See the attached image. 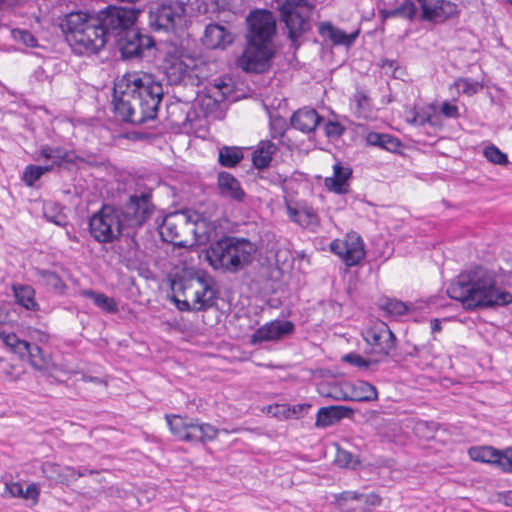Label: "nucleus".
Segmentation results:
<instances>
[{
    "label": "nucleus",
    "instance_id": "1",
    "mask_svg": "<svg viewBox=\"0 0 512 512\" xmlns=\"http://www.w3.org/2000/svg\"><path fill=\"white\" fill-rule=\"evenodd\" d=\"M140 10L108 5L97 12L76 11L66 14L60 28L67 42L80 54L97 53L113 42L123 59L142 58L154 47L152 37L135 28Z\"/></svg>",
    "mask_w": 512,
    "mask_h": 512
},
{
    "label": "nucleus",
    "instance_id": "2",
    "mask_svg": "<svg viewBox=\"0 0 512 512\" xmlns=\"http://www.w3.org/2000/svg\"><path fill=\"white\" fill-rule=\"evenodd\" d=\"M151 198L152 194H130L123 204H104L89 219L91 237L101 244L118 241L120 251L135 255L140 248L138 231L155 210Z\"/></svg>",
    "mask_w": 512,
    "mask_h": 512
},
{
    "label": "nucleus",
    "instance_id": "3",
    "mask_svg": "<svg viewBox=\"0 0 512 512\" xmlns=\"http://www.w3.org/2000/svg\"><path fill=\"white\" fill-rule=\"evenodd\" d=\"M163 86L147 73H128L113 88L114 114L122 122L141 125L157 117Z\"/></svg>",
    "mask_w": 512,
    "mask_h": 512
},
{
    "label": "nucleus",
    "instance_id": "4",
    "mask_svg": "<svg viewBox=\"0 0 512 512\" xmlns=\"http://www.w3.org/2000/svg\"><path fill=\"white\" fill-rule=\"evenodd\" d=\"M496 271L477 265L462 271L447 287V295L466 311L506 306L512 294L498 286Z\"/></svg>",
    "mask_w": 512,
    "mask_h": 512
},
{
    "label": "nucleus",
    "instance_id": "5",
    "mask_svg": "<svg viewBox=\"0 0 512 512\" xmlns=\"http://www.w3.org/2000/svg\"><path fill=\"white\" fill-rule=\"evenodd\" d=\"M246 20V46L237 64L247 73L261 74L271 67L275 55L273 38L276 34V17L272 11L255 10L249 13Z\"/></svg>",
    "mask_w": 512,
    "mask_h": 512
},
{
    "label": "nucleus",
    "instance_id": "6",
    "mask_svg": "<svg viewBox=\"0 0 512 512\" xmlns=\"http://www.w3.org/2000/svg\"><path fill=\"white\" fill-rule=\"evenodd\" d=\"M255 246L247 239L224 236L210 244L205 259L215 270L236 273L251 264Z\"/></svg>",
    "mask_w": 512,
    "mask_h": 512
},
{
    "label": "nucleus",
    "instance_id": "7",
    "mask_svg": "<svg viewBox=\"0 0 512 512\" xmlns=\"http://www.w3.org/2000/svg\"><path fill=\"white\" fill-rule=\"evenodd\" d=\"M271 7L284 24L291 46L297 50L301 46V39L312 29L315 5L308 0H273Z\"/></svg>",
    "mask_w": 512,
    "mask_h": 512
},
{
    "label": "nucleus",
    "instance_id": "8",
    "mask_svg": "<svg viewBox=\"0 0 512 512\" xmlns=\"http://www.w3.org/2000/svg\"><path fill=\"white\" fill-rule=\"evenodd\" d=\"M185 13L186 5L184 2L163 0L151 6L149 24L155 31H169L182 22Z\"/></svg>",
    "mask_w": 512,
    "mask_h": 512
},
{
    "label": "nucleus",
    "instance_id": "9",
    "mask_svg": "<svg viewBox=\"0 0 512 512\" xmlns=\"http://www.w3.org/2000/svg\"><path fill=\"white\" fill-rule=\"evenodd\" d=\"M40 156L46 160H51L47 165H28L23 172V180L28 186H32L46 172L51 171L55 166H61L63 163H73V155L61 148L43 145L40 148Z\"/></svg>",
    "mask_w": 512,
    "mask_h": 512
},
{
    "label": "nucleus",
    "instance_id": "10",
    "mask_svg": "<svg viewBox=\"0 0 512 512\" xmlns=\"http://www.w3.org/2000/svg\"><path fill=\"white\" fill-rule=\"evenodd\" d=\"M276 151V145L272 141H261L257 147V149L253 152L252 162L253 165L258 168L259 171V180L261 182L269 181L273 184L284 183V189H292V186L289 184L292 183V180H282L281 176L270 170H265L272 160V156Z\"/></svg>",
    "mask_w": 512,
    "mask_h": 512
},
{
    "label": "nucleus",
    "instance_id": "11",
    "mask_svg": "<svg viewBox=\"0 0 512 512\" xmlns=\"http://www.w3.org/2000/svg\"><path fill=\"white\" fill-rule=\"evenodd\" d=\"M330 250L347 266L357 265L365 257L364 244L359 236H352L347 240L335 239L330 244Z\"/></svg>",
    "mask_w": 512,
    "mask_h": 512
},
{
    "label": "nucleus",
    "instance_id": "12",
    "mask_svg": "<svg viewBox=\"0 0 512 512\" xmlns=\"http://www.w3.org/2000/svg\"><path fill=\"white\" fill-rule=\"evenodd\" d=\"M364 338L367 344L371 346V353L379 355V359L390 354L396 341L395 335L385 324L380 328L375 327L366 330Z\"/></svg>",
    "mask_w": 512,
    "mask_h": 512
},
{
    "label": "nucleus",
    "instance_id": "13",
    "mask_svg": "<svg viewBox=\"0 0 512 512\" xmlns=\"http://www.w3.org/2000/svg\"><path fill=\"white\" fill-rule=\"evenodd\" d=\"M295 325L289 320H274L259 327L251 336V343L279 340L293 334Z\"/></svg>",
    "mask_w": 512,
    "mask_h": 512
},
{
    "label": "nucleus",
    "instance_id": "14",
    "mask_svg": "<svg viewBox=\"0 0 512 512\" xmlns=\"http://www.w3.org/2000/svg\"><path fill=\"white\" fill-rule=\"evenodd\" d=\"M201 41L207 49L224 50L234 42V34L231 29L225 25L209 23L205 27Z\"/></svg>",
    "mask_w": 512,
    "mask_h": 512
},
{
    "label": "nucleus",
    "instance_id": "15",
    "mask_svg": "<svg viewBox=\"0 0 512 512\" xmlns=\"http://www.w3.org/2000/svg\"><path fill=\"white\" fill-rule=\"evenodd\" d=\"M285 204L289 218L301 227L306 228L318 224L319 219L316 211L307 203L294 201L292 198L285 196Z\"/></svg>",
    "mask_w": 512,
    "mask_h": 512
},
{
    "label": "nucleus",
    "instance_id": "16",
    "mask_svg": "<svg viewBox=\"0 0 512 512\" xmlns=\"http://www.w3.org/2000/svg\"><path fill=\"white\" fill-rule=\"evenodd\" d=\"M458 14L457 5L447 0H431L423 5L422 19L431 22H443Z\"/></svg>",
    "mask_w": 512,
    "mask_h": 512
},
{
    "label": "nucleus",
    "instance_id": "17",
    "mask_svg": "<svg viewBox=\"0 0 512 512\" xmlns=\"http://www.w3.org/2000/svg\"><path fill=\"white\" fill-rule=\"evenodd\" d=\"M348 392H343L341 396H335L337 400L371 402L378 398V392L374 385L365 381H356L347 385Z\"/></svg>",
    "mask_w": 512,
    "mask_h": 512
},
{
    "label": "nucleus",
    "instance_id": "18",
    "mask_svg": "<svg viewBox=\"0 0 512 512\" xmlns=\"http://www.w3.org/2000/svg\"><path fill=\"white\" fill-rule=\"evenodd\" d=\"M354 410L347 406L332 405L321 407L316 415V427L326 428L329 427L343 418L351 417Z\"/></svg>",
    "mask_w": 512,
    "mask_h": 512
},
{
    "label": "nucleus",
    "instance_id": "19",
    "mask_svg": "<svg viewBox=\"0 0 512 512\" xmlns=\"http://www.w3.org/2000/svg\"><path fill=\"white\" fill-rule=\"evenodd\" d=\"M323 118L315 109L302 108L293 113L290 118L291 126L303 133H310L316 129Z\"/></svg>",
    "mask_w": 512,
    "mask_h": 512
},
{
    "label": "nucleus",
    "instance_id": "20",
    "mask_svg": "<svg viewBox=\"0 0 512 512\" xmlns=\"http://www.w3.org/2000/svg\"><path fill=\"white\" fill-rule=\"evenodd\" d=\"M182 216H185L186 223L193 224L192 232L199 244L209 241L211 234L215 231V226L211 222H207L203 214L183 211Z\"/></svg>",
    "mask_w": 512,
    "mask_h": 512
},
{
    "label": "nucleus",
    "instance_id": "21",
    "mask_svg": "<svg viewBox=\"0 0 512 512\" xmlns=\"http://www.w3.org/2000/svg\"><path fill=\"white\" fill-rule=\"evenodd\" d=\"M201 289L195 292L194 312L206 311L216 305L218 292L211 287L204 276L197 277Z\"/></svg>",
    "mask_w": 512,
    "mask_h": 512
},
{
    "label": "nucleus",
    "instance_id": "22",
    "mask_svg": "<svg viewBox=\"0 0 512 512\" xmlns=\"http://www.w3.org/2000/svg\"><path fill=\"white\" fill-rule=\"evenodd\" d=\"M217 435L218 429L211 424L191 421L184 442L205 444L216 439Z\"/></svg>",
    "mask_w": 512,
    "mask_h": 512
},
{
    "label": "nucleus",
    "instance_id": "23",
    "mask_svg": "<svg viewBox=\"0 0 512 512\" xmlns=\"http://www.w3.org/2000/svg\"><path fill=\"white\" fill-rule=\"evenodd\" d=\"M318 31L322 37L328 38L334 45L351 46L358 37L357 31L347 34L343 30L333 26L331 22L320 23Z\"/></svg>",
    "mask_w": 512,
    "mask_h": 512
},
{
    "label": "nucleus",
    "instance_id": "24",
    "mask_svg": "<svg viewBox=\"0 0 512 512\" xmlns=\"http://www.w3.org/2000/svg\"><path fill=\"white\" fill-rule=\"evenodd\" d=\"M127 188L134 192H153L161 187L162 182L158 174L130 175L127 179Z\"/></svg>",
    "mask_w": 512,
    "mask_h": 512
},
{
    "label": "nucleus",
    "instance_id": "25",
    "mask_svg": "<svg viewBox=\"0 0 512 512\" xmlns=\"http://www.w3.org/2000/svg\"><path fill=\"white\" fill-rule=\"evenodd\" d=\"M352 175V169L348 166H342L340 163L334 165L333 177L325 179V186L333 192H347L348 180Z\"/></svg>",
    "mask_w": 512,
    "mask_h": 512
},
{
    "label": "nucleus",
    "instance_id": "26",
    "mask_svg": "<svg viewBox=\"0 0 512 512\" xmlns=\"http://www.w3.org/2000/svg\"><path fill=\"white\" fill-rule=\"evenodd\" d=\"M163 68L171 84L182 82L188 75L189 66L180 58L171 57L164 61Z\"/></svg>",
    "mask_w": 512,
    "mask_h": 512
},
{
    "label": "nucleus",
    "instance_id": "27",
    "mask_svg": "<svg viewBox=\"0 0 512 512\" xmlns=\"http://www.w3.org/2000/svg\"><path fill=\"white\" fill-rule=\"evenodd\" d=\"M80 295L92 300V302L100 310L106 313L115 314L118 312V304L113 297H109L104 293L93 289H84L80 291Z\"/></svg>",
    "mask_w": 512,
    "mask_h": 512
},
{
    "label": "nucleus",
    "instance_id": "28",
    "mask_svg": "<svg viewBox=\"0 0 512 512\" xmlns=\"http://www.w3.org/2000/svg\"><path fill=\"white\" fill-rule=\"evenodd\" d=\"M16 302L27 310L38 311L39 304L35 301V290L30 285L14 284L12 286Z\"/></svg>",
    "mask_w": 512,
    "mask_h": 512
},
{
    "label": "nucleus",
    "instance_id": "29",
    "mask_svg": "<svg viewBox=\"0 0 512 512\" xmlns=\"http://www.w3.org/2000/svg\"><path fill=\"white\" fill-rule=\"evenodd\" d=\"M366 140L369 145L377 146L390 152H396L401 146V142L398 138L378 132H370Z\"/></svg>",
    "mask_w": 512,
    "mask_h": 512
},
{
    "label": "nucleus",
    "instance_id": "30",
    "mask_svg": "<svg viewBox=\"0 0 512 512\" xmlns=\"http://www.w3.org/2000/svg\"><path fill=\"white\" fill-rule=\"evenodd\" d=\"M43 216L58 226L65 227L68 224L64 207L54 201H45L43 204Z\"/></svg>",
    "mask_w": 512,
    "mask_h": 512
},
{
    "label": "nucleus",
    "instance_id": "31",
    "mask_svg": "<svg viewBox=\"0 0 512 512\" xmlns=\"http://www.w3.org/2000/svg\"><path fill=\"white\" fill-rule=\"evenodd\" d=\"M417 13V8L411 0H404L402 5L394 9H381L379 11L382 20L388 18L401 17L406 19H413Z\"/></svg>",
    "mask_w": 512,
    "mask_h": 512
},
{
    "label": "nucleus",
    "instance_id": "32",
    "mask_svg": "<svg viewBox=\"0 0 512 512\" xmlns=\"http://www.w3.org/2000/svg\"><path fill=\"white\" fill-rule=\"evenodd\" d=\"M165 419L167 422V425L169 426V429L171 433L180 441L185 440V434H187V431L189 429V424H191V421H188L186 418H183L180 415H165Z\"/></svg>",
    "mask_w": 512,
    "mask_h": 512
},
{
    "label": "nucleus",
    "instance_id": "33",
    "mask_svg": "<svg viewBox=\"0 0 512 512\" xmlns=\"http://www.w3.org/2000/svg\"><path fill=\"white\" fill-rule=\"evenodd\" d=\"M243 151L235 146H223L219 150L218 161L221 166L234 167L243 159Z\"/></svg>",
    "mask_w": 512,
    "mask_h": 512
},
{
    "label": "nucleus",
    "instance_id": "34",
    "mask_svg": "<svg viewBox=\"0 0 512 512\" xmlns=\"http://www.w3.org/2000/svg\"><path fill=\"white\" fill-rule=\"evenodd\" d=\"M2 342L22 360L28 351V341L20 339L15 333L0 332Z\"/></svg>",
    "mask_w": 512,
    "mask_h": 512
},
{
    "label": "nucleus",
    "instance_id": "35",
    "mask_svg": "<svg viewBox=\"0 0 512 512\" xmlns=\"http://www.w3.org/2000/svg\"><path fill=\"white\" fill-rule=\"evenodd\" d=\"M498 451L491 446H475L468 450V454L473 461L493 465Z\"/></svg>",
    "mask_w": 512,
    "mask_h": 512
},
{
    "label": "nucleus",
    "instance_id": "36",
    "mask_svg": "<svg viewBox=\"0 0 512 512\" xmlns=\"http://www.w3.org/2000/svg\"><path fill=\"white\" fill-rule=\"evenodd\" d=\"M180 217H182V212L180 214H169L163 220L161 225V234L170 242H174L180 236V232L177 227V221ZM183 218L185 219V216H183Z\"/></svg>",
    "mask_w": 512,
    "mask_h": 512
},
{
    "label": "nucleus",
    "instance_id": "37",
    "mask_svg": "<svg viewBox=\"0 0 512 512\" xmlns=\"http://www.w3.org/2000/svg\"><path fill=\"white\" fill-rule=\"evenodd\" d=\"M38 275L46 285L53 288L56 292L63 293L67 288L65 282L56 272L42 269L38 270Z\"/></svg>",
    "mask_w": 512,
    "mask_h": 512
},
{
    "label": "nucleus",
    "instance_id": "38",
    "mask_svg": "<svg viewBox=\"0 0 512 512\" xmlns=\"http://www.w3.org/2000/svg\"><path fill=\"white\" fill-rule=\"evenodd\" d=\"M218 186L221 192H243L239 181L228 172L219 173Z\"/></svg>",
    "mask_w": 512,
    "mask_h": 512
},
{
    "label": "nucleus",
    "instance_id": "39",
    "mask_svg": "<svg viewBox=\"0 0 512 512\" xmlns=\"http://www.w3.org/2000/svg\"><path fill=\"white\" fill-rule=\"evenodd\" d=\"M358 117L367 118L371 112V99L366 92L360 90L354 94Z\"/></svg>",
    "mask_w": 512,
    "mask_h": 512
},
{
    "label": "nucleus",
    "instance_id": "40",
    "mask_svg": "<svg viewBox=\"0 0 512 512\" xmlns=\"http://www.w3.org/2000/svg\"><path fill=\"white\" fill-rule=\"evenodd\" d=\"M484 157L491 163L497 165H507L509 163L508 156L502 152L494 144L486 146L483 150Z\"/></svg>",
    "mask_w": 512,
    "mask_h": 512
},
{
    "label": "nucleus",
    "instance_id": "41",
    "mask_svg": "<svg viewBox=\"0 0 512 512\" xmlns=\"http://www.w3.org/2000/svg\"><path fill=\"white\" fill-rule=\"evenodd\" d=\"M310 408L311 404L308 403H301L293 406L276 405L275 409H277V411L275 414L283 413L286 418H290L292 416L299 418L300 416L306 414Z\"/></svg>",
    "mask_w": 512,
    "mask_h": 512
},
{
    "label": "nucleus",
    "instance_id": "42",
    "mask_svg": "<svg viewBox=\"0 0 512 512\" xmlns=\"http://www.w3.org/2000/svg\"><path fill=\"white\" fill-rule=\"evenodd\" d=\"M27 350L28 351L24 354V359H28L32 367L41 369L45 363L43 349L36 344L31 345L28 342Z\"/></svg>",
    "mask_w": 512,
    "mask_h": 512
},
{
    "label": "nucleus",
    "instance_id": "43",
    "mask_svg": "<svg viewBox=\"0 0 512 512\" xmlns=\"http://www.w3.org/2000/svg\"><path fill=\"white\" fill-rule=\"evenodd\" d=\"M342 361L349 363L352 366L366 369L372 364H377L380 359H366L357 353H348L342 357Z\"/></svg>",
    "mask_w": 512,
    "mask_h": 512
},
{
    "label": "nucleus",
    "instance_id": "44",
    "mask_svg": "<svg viewBox=\"0 0 512 512\" xmlns=\"http://www.w3.org/2000/svg\"><path fill=\"white\" fill-rule=\"evenodd\" d=\"M381 309L386 311L388 314L396 315V316H402L404 315L408 307L407 305L399 300L396 299H385L384 303L380 305Z\"/></svg>",
    "mask_w": 512,
    "mask_h": 512
},
{
    "label": "nucleus",
    "instance_id": "45",
    "mask_svg": "<svg viewBox=\"0 0 512 512\" xmlns=\"http://www.w3.org/2000/svg\"><path fill=\"white\" fill-rule=\"evenodd\" d=\"M335 462L339 467L355 469L359 464V460L350 452L338 449Z\"/></svg>",
    "mask_w": 512,
    "mask_h": 512
},
{
    "label": "nucleus",
    "instance_id": "46",
    "mask_svg": "<svg viewBox=\"0 0 512 512\" xmlns=\"http://www.w3.org/2000/svg\"><path fill=\"white\" fill-rule=\"evenodd\" d=\"M493 465L503 472H512V448H507L504 451L499 450Z\"/></svg>",
    "mask_w": 512,
    "mask_h": 512
},
{
    "label": "nucleus",
    "instance_id": "47",
    "mask_svg": "<svg viewBox=\"0 0 512 512\" xmlns=\"http://www.w3.org/2000/svg\"><path fill=\"white\" fill-rule=\"evenodd\" d=\"M11 34L16 42H20L27 47L34 48L38 46L36 37L28 30L13 29Z\"/></svg>",
    "mask_w": 512,
    "mask_h": 512
},
{
    "label": "nucleus",
    "instance_id": "48",
    "mask_svg": "<svg viewBox=\"0 0 512 512\" xmlns=\"http://www.w3.org/2000/svg\"><path fill=\"white\" fill-rule=\"evenodd\" d=\"M457 85L461 88L462 93L469 96L476 94L483 88L481 83L469 78L459 79Z\"/></svg>",
    "mask_w": 512,
    "mask_h": 512
},
{
    "label": "nucleus",
    "instance_id": "49",
    "mask_svg": "<svg viewBox=\"0 0 512 512\" xmlns=\"http://www.w3.org/2000/svg\"><path fill=\"white\" fill-rule=\"evenodd\" d=\"M381 501V497L374 492L369 494L361 493L360 499H358V502L362 504L361 508L365 511L370 510L373 507L379 506L381 504Z\"/></svg>",
    "mask_w": 512,
    "mask_h": 512
},
{
    "label": "nucleus",
    "instance_id": "50",
    "mask_svg": "<svg viewBox=\"0 0 512 512\" xmlns=\"http://www.w3.org/2000/svg\"><path fill=\"white\" fill-rule=\"evenodd\" d=\"M73 155V161L75 159L79 160L80 162L87 163L90 166H101L105 164V158L96 155L93 153H83L82 155L75 156L73 152H70Z\"/></svg>",
    "mask_w": 512,
    "mask_h": 512
},
{
    "label": "nucleus",
    "instance_id": "51",
    "mask_svg": "<svg viewBox=\"0 0 512 512\" xmlns=\"http://www.w3.org/2000/svg\"><path fill=\"white\" fill-rule=\"evenodd\" d=\"M42 472L46 478L59 481L61 480L60 465L52 462H46L42 465Z\"/></svg>",
    "mask_w": 512,
    "mask_h": 512
},
{
    "label": "nucleus",
    "instance_id": "52",
    "mask_svg": "<svg viewBox=\"0 0 512 512\" xmlns=\"http://www.w3.org/2000/svg\"><path fill=\"white\" fill-rule=\"evenodd\" d=\"M344 131V127L339 122L328 121L325 124V133L330 138H338Z\"/></svg>",
    "mask_w": 512,
    "mask_h": 512
},
{
    "label": "nucleus",
    "instance_id": "53",
    "mask_svg": "<svg viewBox=\"0 0 512 512\" xmlns=\"http://www.w3.org/2000/svg\"><path fill=\"white\" fill-rule=\"evenodd\" d=\"M441 113L447 118H457L459 117V110L456 105H453L447 101H445L440 109Z\"/></svg>",
    "mask_w": 512,
    "mask_h": 512
},
{
    "label": "nucleus",
    "instance_id": "54",
    "mask_svg": "<svg viewBox=\"0 0 512 512\" xmlns=\"http://www.w3.org/2000/svg\"><path fill=\"white\" fill-rule=\"evenodd\" d=\"M40 494V490L38 486L35 483H31L26 487V490L24 491V495H22L25 499H31L36 503L38 501V497Z\"/></svg>",
    "mask_w": 512,
    "mask_h": 512
},
{
    "label": "nucleus",
    "instance_id": "55",
    "mask_svg": "<svg viewBox=\"0 0 512 512\" xmlns=\"http://www.w3.org/2000/svg\"><path fill=\"white\" fill-rule=\"evenodd\" d=\"M214 88L216 89V91L214 92V95L216 96L217 94H220L221 95L220 100H223L225 98L226 94L230 93V91H231L229 85L223 81H220L219 83L216 82L214 84ZM215 100H218V99L215 97Z\"/></svg>",
    "mask_w": 512,
    "mask_h": 512
},
{
    "label": "nucleus",
    "instance_id": "56",
    "mask_svg": "<svg viewBox=\"0 0 512 512\" xmlns=\"http://www.w3.org/2000/svg\"><path fill=\"white\" fill-rule=\"evenodd\" d=\"M360 494L356 491H344L338 496V501H357L360 499Z\"/></svg>",
    "mask_w": 512,
    "mask_h": 512
},
{
    "label": "nucleus",
    "instance_id": "57",
    "mask_svg": "<svg viewBox=\"0 0 512 512\" xmlns=\"http://www.w3.org/2000/svg\"><path fill=\"white\" fill-rule=\"evenodd\" d=\"M6 486H7L9 493L13 497H22V495H24V490H23V487L21 484H19L17 482H13L11 484H7Z\"/></svg>",
    "mask_w": 512,
    "mask_h": 512
},
{
    "label": "nucleus",
    "instance_id": "58",
    "mask_svg": "<svg viewBox=\"0 0 512 512\" xmlns=\"http://www.w3.org/2000/svg\"><path fill=\"white\" fill-rule=\"evenodd\" d=\"M124 137L128 140L132 141H140L148 138V134L145 132H139V131H130L126 132L124 134Z\"/></svg>",
    "mask_w": 512,
    "mask_h": 512
},
{
    "label": "nucleus",
    "instance_id": "59",
    "mask_svg": "<svg viewBox=\"0 0 512 512\" xmlns=\"http://www.w3.org/2000/svg\"><path fill=\"white\" fill-rule=\"evenodd\" d=\"M175 303H176V307L180 311H187V312L193 311L194 312V308H193L194 304H193V302L189 303L187 300L175 299Z\"/></svg>",
    "mask_w": 512,
    "mask_h": 512
},
{
    "label": "nucleus",
    "instance_id": "60",
    "mask_svg": "<svg viewBox=\"0 0 512 512\" xmlns=\"http://www.w3.org/2000/svg\"><path fill=\"white\" fill-rule=\"evenodd\" d=\"M381 67L383 69H390L395 72V70L398 68V63L396 60L383 59L381 61Z\"/></svg>",
    "mask_w": 512,
    "mask_h": 512
},
{
    "label": "nucleus",
    "instance_id": "61",
    "mask_svg": "<svg viewBox=\"0 0 512 512\" xmlns=\"http://www.w3.org/2000/svg\"><path fill=\"white\" fill-rule=\"evenodd\" d=\"M431 330L433 333L441 330V325L438 319L431 320Z\"/></svg>",
    "mask_w": 512,
    "mask_h": 512
},
{
    "label": "nucleus",
    "instance_id": "62",
    "mask_svg": "<svg viewBox=\"0 0 512 512\" xmlns=\"http://www.w3.org/2000/svg\"><path fill=\"white\" fill-rule=\"evenodd\" d=\"M17 0H0V7L4 8L7 6H12L16 3Z\"/></svg>",
    "mask_w": 512,
    "mask_h": 512
},
{
    "label": "nucleus",
    "instance_id": "63",
    "mask_svg": "<svg viewBox=\"0 0 512 512\" xmlns=\"http://www.w3.org/2000/svg\"><path fill=\"white\" fill-rule=\"evenodd\" d=\"M234 200L242 202L246 194H230Z\"/></svg>",
    "mask_w": 512,
    "mask_h": 512
},
{
    "label": "nucleus",
    "instance_id": "64",
    "mask_svg": "<svg viewBox=\"0 0 512 512\" xmlns=\"http://www.w3.org/2000/svg\"><path fill=\"white\" fill-rule=\"evenodd\" d=\"M92 473H93V471H89L88 469L85 468L83 470H79L78 473H77V476L78 477H83V476H85L87 474H92Z\"/></svg>",
    "mask_w": 512,
    "mask_h": 512
}]
</instances>
